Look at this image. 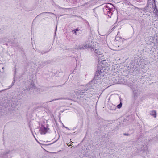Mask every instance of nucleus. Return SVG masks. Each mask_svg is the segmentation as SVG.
Instances as JSON below:
<instances>
[{
  "instance_id": "15",
  "label": "nucleus",
  "mask_w": 158,
  "mask_h": 158,
  "mask_svg": "<svg viewBox=\"0 0 158 158\" xmlns=\"http://www.w3.org/2000/svg\"><path fill=\"white\" fill-rule=\"evenodd\" d=\"M124 135H128V134H125Z\"/></svg>"
},
{
  "instance_id": "19",
  "label": "nucleus",
  "mask_w": 158,
  "mask_h": 158,
  "mask_svg": "<svg viewBox=\"0 0 158 158\" xmlns=\"http://www.w3.org/2000/svg\"><path fill=\"white\" fill-rule=\"evenodd\" d=\"M2 90L0 91V93L1 92Z\"/></svg>"
},
{
  "instance_id": "4",
  "label": "nucleus",
  "mask_w": 158,
  "mask_h": 158,
  "mask_svg": "<svg viewBox=\"0 0 158 158\" xmlns=\"http://www.w3.org/2000/svg\"><path fill=\"white\" fill-rule=\"evenodd\" d=\"M91 50L92 51H94L96 56H98L102 55V53L98 49H95L94 47H92L91 48Z\"/></svg>"
},
{
  "instance_id": "1",
  "label": "nucleus",
  "mask_w": 158,
  "mask_h": 158,
  "mask_svg": "<svg viewBox=\"0 0 158 158\" xmlns=\"http://www.w3.org/2000/svg\"><path fill=\"white\" fill-rule=\"evenodd\" d=\"M114 10H115V8L114 6L110 3H107L103 8L104 14L107 15L109 17H111Z\"/></svg>"
},
{
  "instance_id": "10",
  "label": "nucleus",
  "mask_w": 158,
  "mask_h": 158,
  "mask_svg": "<svg viewBox=\"0 0 158 158\" xmlns=\"http://www.w3.org/2000/svg\"><path fill=\"white\" fill-rule=\"evenodd\" d=\"M148 147L147 146H144L143 148L142 149V150H143V151H145V150H147L148 149Z\"/></svg>"
},
{
  "instance_id": "7",
  "label": "nucleus",
  "mask_w": 158,
  "mask_h": 158,
  "mask_svg": "<svg viewBox=\"0 0 158 158\" xmlns=\"http://www.w3.org/2000/svg\"><path fill=\"white\" fill-rule=\"evenodd\" d=\"M75 48L77 50H81L84 49V47L83 45L76 46Z\"/></svg>"
},
{
  "instance_id": "5",
  "label": "nucleus",
  "mask_w": 158,
  "mask_h": 158,
  "mask_svg": "<svg viewBox=\"0 0 158 158\" xmlns=\"http://www.w3.org/2000/svg\"><path fill=\"white\" fill-rule=\"evenodd\" d=\"M104 70H105V69H102L100 70H99V69H98L96 72V75L98 76L99 75L102 74L103 72H104Z\"/></svg>"
},
{
  "instance_id": "20",
  "label": "nucleus",
  "mask_w": 158,
  "mask_h": 158,
  "mask_svg": "<svg viewBox=\"0 0 158 158\" xmlns=\"http://www.w3.org/2000/svg\"><path fill=\"white\" fill-rule=\"evenodd\" d=\"M103 72H103L102 73H103V74H102V75H103V74H104V73H103Z\"/></svg>"
},
{
  "instance_id": "16",
  "label": "nucleus",
  "mask_w": 158,
  "mask_h": 158,
  "mask_svg": "<svg viewBox=\"0 0 158 158\" xmlns=\"http://www.w3.org/2000/svg\"><path fill=\"white\" fill-rule=\"evenodd\" d=\"M117 38H117V37H116V39H115V40H116V41H117Z\"/></svg>"
},
{
  "instance_id": "17",
  "label": "nucleus",
  "mask_w": 158,
  "mask_h": 158,
  "mask_svg": "<svg viewBox=\"0 0 158 158\" xmlns=\"http://www.w3.org/2000/svg\"><path fill=\"white\" fill-rule=\"evenodd\" d=\"M56 29H57V27H56Z\"/></svg>"
},
{
  "instance_id": "3",
  "label": "nucleus",
  "mask_w": 158,
  "mask_h": 158,
  "mask_svg": "<svg viewBox=\"0 0 158 158\" xmlns=\"http://www.w3.org/2000/svg\"><path fill=\"white\" fill-rule=\"evenodd\" d=\"M152 2V3H154V6H153V4H152V7L154 9L153 12L155 14L157 15H158V10L157 9L156 6L155 4V0H148L147 4L148 6L149 7L150 6L149 4H150Z\"/></svg>"
},
{
  "instance_id": "13",
  "label": "nucleus",
  "mask_w": 158,
  "mask_h": 158,
  "mask_svg": "<svg viewBox=\"0 0 158 158\" xmlns=\"http://www.w3.org/2000/svg\"><path fill=\"white\" fill-rule=\"evenodd\" d=\"M59 99H53V100H52V101H49L48 102H51L52 101H55V100H59Z\"/></svg>"
},
{
  "instance_id": "18",
  "label": "nucleus",
  "mask_w": 158,
  "mask_h": 158,
  "mask_svg": "<svg viewBox=\"0 0 158 158\" xmlns=\"http://www.w3.org/2000/svg\"><path fill=\"white\" fill-rule=\"evenodd\" d=\"M65 128H66V129H68L67 127H65Z\"/></svg>"
},
{
  "instance_id": "6",
  "label": "nucleus",
  "mask_w": 158,
  "mask_h": 158,
  "mask_svg": "<svg viewBox=\"0 0 158 158\" xmlns=\"http://www.w3.org/2000/svg\"><path fill=\"white\" fill-rule=\"evenodd\" d=\"M150 114L153 116L154 118H156V112L155 110H153L150 112Z\"/></svg>"
},
{
  "instance_id": "8",
  "label": "nucleus",
  "mask_w": 158,
  "mask_h": 158,
  "mask_svg": "<svg viewBox=\"0 0 158 158\" xmlns=\"http://www.w3.org/2000/svg\"><path fill=\"white\" fill-rule=\"evenodd\" d=\"M138 92L135 91H134L133 92V94H134V97L135 98H136L139 95L138 93Z\"/></svg>"
},
{
  "instance_id": "12",
  "label": "nucleus",
  "mask_w": 158,
  "mask_h": 158,
  "mask_svg": "<svg viewBox=\"0 0 158 158\" xmlns=\"http://www.w3.org/2000/svg\"><path fill=\"white\" fill-rule=\"evenodd\" d=\"M122 106V104L121 103H120L119 105H118L117 106V107L118 108H120Z\"/></svg>"
},
{
  "instance_id": "2",
  "label": "nucleus",
  "mask_w": 158,
  "mask_h": 158,
  "mask_svg": "<svg viewBox=\"0 0 158 158\" xmlns=\"http://www.w3.org/2000/svg\"><path fill=\"white\" fill-rule=\"evenodd\" d=\"M49 130L48 124H42L41 126H40L39 132L41 134H45Z\"/></svg>"
},
{
  "instance_id": "14",
  "label": "nucleus",
  "mask_w": 158,
  "mask_h": 158,
  "mask_svg": "<svg viewBox=\"0 0 158 158\" xmlns=\"http://www.w3.org/2000/svg\"><path fill=\"white\" fill-rule=\"evenodd\" d=\"M44 13H49V14H54L53 13H51V12H44Z\"/></svg>"
},
{
  "instance_id": "9",
  "label": "nucleus",
  "mask_w": 158,
  "mask_h": 158,
  "mask_svg": "<svg viewBox=\"0 0 158 158\" xmlns=\"http://www.w3.org/2000/svg\"><path fill=\"white\" fill-rule=\"evenodd\" d=\"M77 92L78 93V94H79L80 95H82L83 93L85 92V91H83V90H79L78 91H77Z\"/></svg>"
},
{
  "instance_id": "21",
  "label": "nucleus",
  "mask_w": 158,
  "mask_h": 158,
  "mask_svg": "<svg viewBox=\"0 0 158 158\" xmlns=\"http://www.w3.org/2000/svg\"><path fill=\"white\" fill-rule=\"evenodd\" d=\"M59 8H61V7H59Z\"/></svg>"
},
{
  "instance_id": "11",
  "label": "nucleus",
  "mask_w": 158,
  "mask_h": 158,
  "mask_svg": "<svg viewBox=\"0 0 158 158\" xmlns=\"http://www.w3.org/2000/svg\"><path fill=\"white\" fill-rule=\"evenodd\" d=\"M83 47H84V49L85 48H87L89 47V46L88 44H85V45H83Z\"/></svg>"
}]
</instances>
